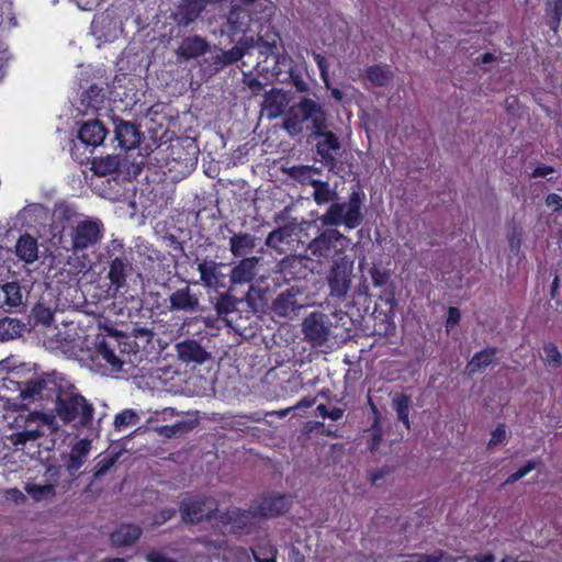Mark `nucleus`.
Masks as SVG:
<instances>
[{
	"instance_id": "1",
	"label": "nucleus",
	"mask_w": 562,
	"mask_h": 562,
	"mask_svg": "<svg viewBox=\"0 0 562 562\" xmlns=\"http://www.w3.org/2000/svg\"><path fill=\"white\" fill-rule=\"evenodd\" d=\"M310 123L307 128L314 137L319 138L316 144V151L321 161L330 170L336 167L337 153L341 144L339 138L330 131H327V115L324 106L310 98H302L297 103L290 106L283 121V128L294 137L303 132L304 123Z\"/></svg>"
},
{
	"instance_id": "2",
	"label": "nucleus",
	"mask_w": 562,
	"mask_h": 562,
	"mask_svg": "<svg viewBox=\"0 0 562 562\" xmlns=\"http://www.w3.org/2000/svg\"><path fill=\"white\" fill-rule=\"evenodd\" d=\"M55 415L38 414V418L43 425L48 426L52 431H58L60 425L70 426L75 430H91L94 422V406L80 394L72 385L67 389L60 387L56 393Z\"/></svg>"
},
{
	"instance_id": "3",
	"label": "nucleus",
	"mask_w": 562,
	"mask_h": 562,
	"mask_svg": "<svg viewBox=\"0 0 562 562\" xmlns=\"http://www.w3.org/2000/svg\"><path fill=\"white\" fill-rule=\"evenodd\" d=\"M363 198L364 194L360 191H352L345 201L338 198L318 217L321 224L330 228L338 226H345L347 229L357 228L363 221Z\"/></svg>"
},
{
	"instance_id": "4",
	"label": "nucleus",
	"mask_w": 562,
	"mask_h": 562,
	"mask_svg": "<svg viewBox=\"0 0 562 562\" xmlns=\"http://www.w3.org/2000/svg\"><path fill=\"white\" fill-rule=\"evenodd\" d=\"M105 233L103 222L98 217L83 216L69 226V250L79 254L97 247Z\"/></svg>"
},
{
	"instance_id": "5",
	"label": "nucleus",
	"mask_w": 562,
	"mask_h": 562,
	"mask_svg": "<svg viewBox=\"0 0 562 562\" xmlns=\"http://www.w3.org/2000/svg\"><path fill=\"white\" fill-rule=\"evenodd\" d=\"M303 341L313 348L325 346L333 336V322L326 313L314 311L307 314L301 323Z\"/></svg>"
},
{
	"instance_id": "6",
	"label": "nucleus",
	"mask_w": 562,
	"mask_h": 562,
	"mask_svg": "<svg viewBox=\"0 0 562 562\" xmlns=\"http://www.w3.org/2000/svg\"><path fill=\"white\" fill-rule=\"evenodd\" d=\"M310 305L305 289L292 285L276 296L271 310L277 316L292 321L300 314L301 310Z\"/></svg>"
},
{
	"instance_id": "7",
	"label": "nucleus",
	"mask_w": 562,
	"mask_h": 562,
	"mask_svg": "<svg viewBox=\"0 0 562 562\" xmlns=\"http://www.w3.org/2000/svg\"><path fill=\"white\" fill-rule=\"evenodd\" d=\"M348 243L347 236L338 229L329 227L308 243L307 250L317 259H330L342 252Z\"/></svg>"
},
{
	"instance_id": "8",
	"label": "nucleus",
	"mask_w": 562,
	"mask_h": 562,
	"mask_svg": "<svg viewBox=\"0 0 562 562\" xmlns=\"http://www.w3.org/2000/svg\"><path fill=\"white\" fill-rule=\"evenodd\" d=\"M179 513L184 524H198L217 519L220 509L213 497H187L180 503Z\"/></svg>"
},
{
	"instance_id": "9",
	"label": "nucleus",
	"mask_w": 562,
	"mask_h": 562,
	"mask_svg": "<svg viewBox=\"0 0 562 562\" xmlns=\"http://www.w3.org/2000/svg\"><path fill=\"white\" fill-rule=\"evenodd\" d=\"M353 272V261L348 257H340L334 260L327 276L329 295L344 299L348 294Z\"/></svg>"
},
{
	"instance_id": "10",
	"label": "nucleus",
	"mask_w": 562,
	"mask_h": 562,
	"mask_svg": "<svg viewBox=\"0 0 562 562\" xmlns=\"http://www.w3.org/2000/svg\"><path fill=\"white\" fill-rule=\"evenodd\" d=\"M274 223L281 224L278 228L270 232L266 238V245L269 248L279 249L282 244H289L302 231L306 221L299 222L295 217L289 216V207L283 209L276 214Z\"/></svg>"
},
{
	"instance_id": "11",
	"label": "nucleus",
	"mask_w": 562,
	"mask_h": 562,
	"mask_svg": "<svg viewBox=\"0 0 562 562\" xmlns=\"http://www.w3.org/2000/svg\"><path fill=\"white\" fill-rule=\"evenodd\" d=\"M178 359L186 364L202 366L213 360L207 342L203 338H187L175 346Z\"/></svg>"
},
{
	"instance_id": "12",
	"label": "nucleus",
	"mask_w": 562,
	"mask_h": 562,
	"mask_svg": "<svg viewBox=\"0 0 562 562\" xmlns=\"http://www.w3.org/2000/svg\"><path fill=\"white\" fill-rule=\"evenodd\" d=\"M169 310L171 312H184L189 314L203 311L200 297L189 285L177 289L169 295Z\"/></svg>"
},
{
	"instance_id": "13",
	"label": "nucleus",
	"mask_w": 562,
	"mask_h": 562,
	"mask_svg": "<svg viewBox=\"0 0 562 562\" xmlns=\"http://www.w3.org/2000/svg\"><path fill=\"white\" fill-rule=\"evenodd\" d=\"M128 169V160L125 155H106L94 157L91 170L99 177L119 176Z\"/></svg>"
},
{
	"instance_id": "14",
	"label": "nucleus",
	"mask_w": 562,
	"mask_h": 562,
	"mask_svg": "<svg viewBox=\"0 0 562 562\" xmlns=\"http://www.w3.org/2000/svg\"><path fill=\"white\" fill-rule=\"evenodd\" d=\"M226 265L212 259H203L198 262L200 281L205 288L220 289L225 286L226 274L222 271Z\"/></svg>"
},
{
	"instance_id": "15",
	"label": "nucleus",
	"mask_w": 562,
	"mask_h": 562,
	"mask_svg": "<svg viewBox=\"0 0 562 562\" xmlns=\"http://www.w3.org/2000/svg\"><path fill=\"white\" fill-rule=\"evenodd\" d=\"M56 392L53 380L46 378H34L24 383L20 390L23 401L35 402L49 398Z\"/></svg>"
},
{
	"instance_id": "16",
	"label": "nucleus",
	"mask_w": 562,
	"mask_h": 562,
	"mask_svg": "<svg viewBox=\"0 0 562 562\" xmlns=\"http://www.w3.org/2000/svg\"><path fill=\"white\" fill-rule=\"evenodd\" d=\"M258 510H240L234 508L226 513L221 514L220 520L223 524L229 525L234 532H248L252 526L258 521Z\"/></svg>"
},
{
	"instance_id": "17",
	"label": "nucleus",
	"mask_w": 562,
	"mask_h": 562,
	"mask_svg": "<svg viewBox=\"0 0 562 562\" xmlns=\"http://www.w3.org/2000/svg\"><path fill=\"white\" fill-rule=\"evenodd\" d=\"M115 138L122 148L133 149L140 144L142 133L134 123L117 120L115 122Z\"/></svg>"
},
{
	"instance_id": "18",
	"label": "nucleus",
	"mask_w": 562,
	"mask_h": 562,
	"mask_svg": "<svg viewBox=\"0 0 562 562\" xmlns=\"http://www.w3.org/2000/svg\"><path fill=\"white\" fill-rule=\"evenodd\" d=\"M91 450V441L81 439L77 441L66 458L65 468L70 476H75L80 468L85 464Z\"/></svg>"
},
{
	"instance_id": "19",
	"label": "nucleus",
	"mask_w": 562,
	"mask_h": 562,
	"mask_svg": "<svg viewBox=\"0 0 562 562\" xmlns=\"http://www.w3.org/2000/svg\"><path fill=\"white\" fill-rule=\"evenodd\" d=\"M108 134L104 125L98 121L92 120L86 122L78 131L79 140L86 145L95 148L101 145Z\"/></svg>"
},
{
	"instance_id": "20",
	"label": "nucleus",
	"mask_w": 562,
	"mask_h": 562,
	"mask_svg": "<svg viewBox=\"0 0 562 562\" xmlns=\"http://www.w3.org/2000/svg\"><path fill=\"white\" fill-rule=\"evenodd\" d=\"M132 271V263L126 257L114 258L109 266L108 279L115 291L126 285V278Z\"/></svg>"
},
{
	"instance_id": "21",
	"label": "nucleus",
	"mask_w": 562,
	"mask_h": 562,
	"mask_svg": "<svg viewBox=\"0 0 562 562\" xmlns=\"http://www.w3.org/2000/svg\"><path fill=\"white\" fill-rule=\"evenodd\" d=\"M288 105L286 94L279 89H272L265 94L262 112L269 120L279 117Z\"/></svg>"
},
{
	"instance_id": "22",
	"label": "nucleus",
	"mask_w": 562,
	"mask_h": 562,
	"mask_svg": "<svg viewBox=\"0 0 562 562\" xmlns=\"http://www.w3.org/2000/svg\"><path fill=\"white\" fill-rule=\"evenodd\" d=\"M291 506V498L286 495H272L265 497L257 510L259 516L273 517L282 515L289 510Z\"/></svg>"
},
{
	"instance_id": "23",
	"label": "nucleus",
	"mask_w": 562,
	"mask_h": 562,
	"mask_svg": "<svg viewBox=\"0 0 562 562\" xmlns=\"http://www.w3.org/2000/svg\"><path fill=\"white\" fill-rule=\"evenodd\" d=\"M204 8L205 0H183L175 13V21L187 26L200 16Z\"/></svg>"
},
{
	"instance_id": "24",
	"label": "nucleus",
	"mask_w": 562,
	"mask_h": 562,
	"mask_svg": "<svg viewBox=\"0 0 562 562\" xmlns=\"http://www.w3.org/2000/svg\"><path fill=\"white\" fill-rule=\"evenodd\" d=\"M259 262L257 257L243 258L231 271L232 284H244L250 282L256 276V268Z\"/></svg>"
},
{
	"instance_id": "25",
	"label": "nucleus",
	"mask_w": 562,
	"mask_h": 562,
	"mask_svg": "<svg viewBox=\"0 0 562 562\" xmlns=\"http://www.w3.org/2000/svg\"><path fill=\"white\" fill-rule=\"evenodd\" d=\"M142 529L134 524H122L111 533V542L115 547L133 546L140 537Z\"/></svg>"
},
{
	"instance_id": "26",
	"label": "nucleus",
	"mask_w": 562,
	"mask_h": 562,
	"mask_svg": "<svg viewBox=\"0 0 562 562\" xmlns=\"http://www.w3.org/2000/svg\"><path fill=\"white\" fill-rule=\"evenodd\" d=\"M207 49L209 44L204 38L200 36H189L181 42L177 53L188 60L202 56Z\"/></svg>"
},
{
	"instance_id": "27",
	"label": "nucleus",
	"mask_w": 562,
	"mask_h": 562,
	"mask_svg": "<svg viewBox=\"0 0 562 562\" xmlns=\"http://www.w3.org/2000/svg\"><path fill=\"white\" fill-rule=\"evenodd\" d=\"M257 238L249 233H236L229 238V250L234 257H244L252 252Z\"/></svg>"
},
{
	"instance_id": "28",
	"label": "nucleus",
	"mask_w": 562,
	"mask_h": 562,
	"mask_svg": "<svg viewBox=\"0 0 562 562\" xmlns=\"http://www.w3.org/2000/svg\"><path fill=\"white\" fill-rule=\"evenodd\" d=\"M15 254L26 263L34 262L38 258L37 240L30 234L22 235L16 241Z\"/></svg>"
},
{
	"instance_id": "29",
	"label": "nucleus",
	"mask_w": 562,
	"mask_h": 562,
	"mask_svg": "<svg viewBox=\"0 0 562 562\" xmlns=\"http://www.w3.org/2000/svg\"><path fill=\"white\" fill-rule=\"evenodd\" d=\"M312 198L317 205L329 206L339 198V193L336 187H331L329 182L318 180L313 182Z\"/></svg>"
},
{
	"instance_id": "30",
	"label": "nucleus",
	"mask_w": 562,
	"mask_h": 562,
	"mask_svg": "<svg viewBox=\"0 0 562 562\" xmlns=\"http://www.w3.org/2000/svg\"><path fill=\"white\" fill-rule=\"evenodd\" d=\"M496 352V348H486L476 352L465 367L467 373L473 375L488 367L493 362Z\"/></svg>"
},
{
	"instance_id": "31",
	"label": "nucleus",
	"mask_w": 562,
	"mask_h": 562,
	"mask_svg": "<svg viewBox=\"0 0 562 562\" xmlns=\"http://www.w3.org/2000/svg\"><path fill=\"white\" fill-rule=\"evenodd\" d=\"M245 55V50L240 46H234L228 50H220L211 57L214 71L217 72L224 67L234 64Z\"/></svg>"
},
{
	"instance_id": "32",
	"label": "nucleus",
	"mask_w": 562,
	"mask_h": 562,
	"mask_svg": "<svg viewBox=\"0 0 562 562\" xmlns=\"http://www.w3.org/2000/svg\"><path fill=\"white\" fill-rule=\"evenodd\" d=\"M366 74L369 81L376 87L387 86L394 77L393 71L387 65L370 66L367 68Z\"/></svg>"
},
{
	"instance_id": "33",
	"label": "nucleus",
	"mask_w": 562,
	"mask_h": 562,
	"mask_svg": "<svg viewBox=\"0 0 562 562\" xmlns=\"http://www.w3.org/2000/svg\"><path fill=\"white\" fill-rule=\"evenodd\" d=\"M3 293V304L9 308H15L24 304V295L18 282H8L0 285Z\"/></svg>"
},
{
	"instance_id": "34",
	"label": "nucleus",
	"mask_w": 562,
	"mask_h": 562,
	"mask_svg": "<svg viewBox=\"0 0 562 562\" xmlns=\"http://www.w3.org/2000/svg\"><path fill=\"white\" fill-rule=\"evenodd\" d=\"M24 491L35 502L53 499L56 496L54 483L37 484L27 482L24 485Z\"/></svg>"
},
{
	"instance_id": "35",
	"label": "nucleus",
	"mask_w": 562,
	"mask_h": 562,
	"mask_svg": "<svg viewBox=\"0 0 562 562\" xmlns=\"http://www.w3.org/2000/svg\"><path fill=\"white\" fill-rule=\"evenodd\" d=\"M43 435V431H41L38 428L24 429L22 431L12 434L8 439L16 450H23L27 445L34 446Z\"/></svg>"
},
{
	"instance_id": "36",
	"label": "nucleus",
	"mask_w": 562,
	"mask_h": 562,
	"mask_svg": "<svg viewBox=\"0 0 562 562\" xmlns=\"http://www.w3.org/2000/svg\"><path fill=\"white\" fill-rule=\"evenodd\" d=\"M26 330V325L16 318H2L0 319V339L10 340L15 337L22 336Z\"/></svg>"
},
{
	"instance_id": "37",
	"label": "nucleus",
	"mask_w": 562,
	"mask_h": 562,
	"mask_svg": "<svg viewBox=\"0 0 562 562\" xmlns=\"http://www.w3.org/2000/svg\"><path fill=\"white\" fill-rule=\"evenodd\" d=\"M227 23L234 32H245L250 23L248 12L239 7H233L227 15Z\"/></svg>"
},
{
	"instance_id": "38",
	"label": "nucleus",
	"mask_w": 562,
	"mask_h": 562,
	"mask_svg": "<svg viewBox=\"0 0 562 562\" xmlns=\"http://www.w3.org/2000/svg\"><path fill=\"white\" fill-rule=\"evenodd\" d=\"M193 428L190 422H178L173 425L156 426L153 430L160 437L171 439L173 437L181 436L182 434L189 432Z\"/></svg>"
},
{
	"instance_id": "39",
	"label": "nucleus",
	"mask_w": 562,
	"mask_h": 562,
	"mask_svg": "<svg viewBox=\"0 0 562 562\" xmlns=\"http://www.w3.org/2000/svg\"><path fill=\"white\" fill-rule=\"evenodd\" d=\"M288 176L301 184H308L313 188V182L319 179L313 177V166H293L285 170Z\"/></svg>"
},
{
	"instance_id": "40",
	"label": "nucleus",
	"mask_w": 562,
	"mask_h": 562,
	"mask_svg": "<svg viewBox=\"0 0 562 562\" xmlns=\"http://www.w3.org/2000/svg\"><path fill=\"white\" fill-rule=\"evenodd\" d=\"M139 415L132 408H126L115 415L113 426L116 431H123L139 423Z\"/></svg>"
},
{
	"instance_id": "41",
	"label": "nucleus",
	"mask_w": 562,
	"mask_h": 562,
	"mask_svg": "<svg viewBox=\"0 0 562 562\" xmlns=\"http://www.w3.org/2000/svg\"><path fill=\"white\" fill-rule=\"evenodd\" d=\"M241 302V300L233 296L231 293L226 292L221 294L214 304V308L218 316L227 315L236 310L237 304Z\"/></svg>"
},
{
	"instance_id": "42",
	"label": "nucleus",
	"mask_w": 562,
	"mask_h": 562,
	"mask_svg": "<svg viewBox=\"0 0 562 562\" xmlns=\"http://www.w3.org/2000/svg\"><path fill=\"white\" fill-rule=\"evenodd\" d=\"M122 454L123 450H119L116 452L106 453L102 459H100L94 468V479H100L105 475L110 469L119 461Z\"/></svg>"
},
{
	"instance_id": "43",
	"label": "nucleus",
	"mask_w": 562,
	"mask_h": 562,
	"mask_svg": "<svg viewBox=\"0 0 562 562\" xmlns=\"http://www.w3.org/2000/svg\"><path fill=\"white\" fill-rule=\"evenodd\" d=\"M409 396L405 394H398L396 395L392 401V406L396 412V415L398 419L406 426V428H409Z\"/></svg>"
},
{
	"instance_id": "44",
	"label": "nucleus",
	"mask_w": 562,
	"mask_h": 562,
	"mask_svg": "<svg viewBox=\"0 0 562 562\" xmlns=\"http://www.w3.org/2000/svg\"><path fill=\"white\" fill-rule=\"evenodd\" d=\"M98 355L106 361L113 369L121 370L123 362L116 356L114 348H112L106 341L102 340L97 348Z\"/></svg>"
},
{
	"instance_id": "45",
	"label": "nucleus",
	"mask_w": 562,
	"mask_h": 562,
	"mask_svg": "<svg viewBox=\"0 0 562 562\" xmlns=\"http://www.w3.org/2000/svg\"><path fill=\"white\" fill-rule=\"evenodd\" d=\"M274 66L270 72V78H273L280 82H285L286 78L282 77L284 74L286 76V71L289 67H291V60L286 56L277 55L273 58Z\"/></svg>"
},
{
	"instance_id": "46",
	"label": "nucleus",
	"mask_w": 562,
	"mask_h": 562,
	"mask_svg": "<svg viewBox=\"0 0 562 562\" xmlns=\"http://www.w3.org/2000/svg\"><path fill=\"white\" fill-rule=\"evenodd\" d=\"M32 317L36 324L49 326L54 319V314L49 307L43 303H37L32 310Z\"/></svg>"
},
{
	"instance_id": "47",
	"label": "nucleus",
	"mask_w": 562,
	"mask_h": 562,
	"mask_svg": "<svg viewBox=\"0 0 562 562\" xmlns=\"http://www.w3.org/2000/svg\"><path fill=\"white\" fill-rule=\"evenodd\" d=\"M278 36L277 35H273V40L270 42V41H265L262 40L261 37L257 41L256 43V46L259 50V54L265 56V63L267 61V59L269 57H274L277 56L279 53H278V47H277V38Z\"/></svg>"
},
{
	"instance_id": "48",
	"label": "nucleus",
	"mask_w": 562,
	"mask_h": 562,
	"mask_svg": "<svg viewBox=\"0 0 562 562\" xmlns=\"http://www.w3.org/2000/svg\"><path fill=\"white\" fill-rule=\"evenodd\" d=\"M544 361L549 367L558 368L561 364L562 357L558 347L553 344H547L543 347Z\"/></svg>"
},
{
	"instance_id": "49",
	"label": "nucleus",
	"mask_w": 562,
	"mask_h": 562,
	"mask_svg": "<svg viewBox=\"0 0 562 562\" xmlns=\"http://www.w3.org/2000/svg\"><path fill=\"white\" fill-rule=\"evenodd\" d=\"M76 215L75 209L66 202H57L54 205L53 216L61 221H70Z\"/></svg>"
},
{
	"instance_id": "50",
	"label": "nucleus",
	"mask_w": 562,
	"mask_h": 562,
	"mask_svg": "<svg viewBox=\"0 0 562 562\" xmlns=\"http://www.w3.org/2000/svg\"><path fill=\"white\" fill-rule=\"evenodd\" d=\"M539 462L538 461H535V460H529L526 462V464L524 467H521L520 469H518L516 472H514L513 474H510L506 481L504 482L505 485H509V484H513L515 482H517L518 480L522 479L524 476H526L529 472H531L532 470H535L537 467H538Z\"/></svg>"
},
{
	"instance_id": "51",
	"label": "nucleus",
	"mask_w": 562,
	"mask_h": 562,
	"mask_svg": "<svg viewBox=\"0 0 562 562\" xmlns=\"http://www.w3.org/2000/svg\"><path fill=\"white\" fill-rule=\"evenodd\" d=\"M548 15L552 26H558L562 18V0H552L548 2Z\"/></svg>"
},
{
	"instance_id": "52",
	"label": "nucleus",
	"mask_w": 562,
	"mask_h": 562,
	"mask_svg": "<svg viewBox=\"0 0 562 562\" xmlns=\"http://www.w3.org/2000/svg\"><path fill=\"white\" fill-rule=\"evenodd\" d=\"M99 92L100 90L97 87H91L89 90L82 93L81 102L86 103L88 106L97 109L102 102V98L100 97Z\"/></svg>"
},
{
	"instance_id": "53",
	"label": "nucleus",
	"mask_w": 562,
	"mask_h": 562,
	"mask_svg": "<svg viewBox=\"0 0 562 562\" xmlns=\"http://www.w3.org/2000/svg\"><path fill=\"white\" fill-rule=\"evenodd\" d=\"M285 78H286V80L289 79L299 91L305 92L308 90L307 82L292 67H289Z\"/></svg>"
},
{
	"instance_id": "54",
	"label": "nucleus",
	"mask_w": 562,
	"mask_h": 562,
	"mask_svg": "<svg viewBox=\"0 0 562 562\" xmlns=\"http://www.w3.org/2000/svg\"><path fill=\"white\" fill-rule=\"evenodd\" d=\"M313 57L318 66L321 77L326 86V88H329V79H328V65L326 61V58L317 53L313 54Z\"/></svg>"
},
{
	"instance_id": "55",
	"label": "nucleus",
	"mask_w": 562,
	"mask_h": 562,
	"mask_svg": "<svg viewBox=\"0 0 562 562\" xmlns=\"http://www.w3.org/2000/svg\"><path fill=\"white\" fill-rule=\"evenodd\" d=\"M370 276L374 286H382L386 284L390 279V274L385 270L375 267L370 269Z\"/></svg>"
},
{
	"instance_id": "56",
	"label": "nucleus",
	"mask_w": 562,
	"mask_h": 562,
	"mask_svg": "<svg viewBox=\"0 0 562 562\" xmlns=\"http://www.w3.org/2000/svg\"><path fill=\"white\" fill-rule=\"evenodd\" d=\"M506 439V427L503 424H499L492 432L491 439L488 441V448H493L499 443H502Z\"/></svg>"
},
{
	"instance_id": "57",
	"label": "nucleus",
	"mask_w": 562,
	"mask_h": 562,
	"mask_svg": "<svg viewBox=\"0 0 562 562\" xmlns=\"http://www.w3.org/2000/svg\"><path fill=\"white\" fill-rule=\"evenodd\" d=\"M175 515V508H164L155 515L153 524L156 526H160L170 520Z\"/></svg>"
},
{
	"instance_id": "58",
	"label": "nucleus",
	"mask_w": 562,
	"mask_h": 562,
	"mask_svg": "<svg viewBox=\"0 0 562 562\" xmlns=\"http://www.w3.org/2000/svg\"><path fill=\"white\" fill-rule=\"evenodd\" d=\"M495 558L491 553L486 554H476L473 558L469 557H459L453 560V562H494Z\"/></svg>"
},
{
	"instance_id": "59",
	"label": "nucleus",
	"mask_w": 562,
	"mask_h": 562,
	"mask_svg": "<svg viewBox=\"0 0 562 562\" xmlns=\"http://www.w3.org/2000/svg\"><path fill=\"white\" fill-rule=\"evenodd\" d=\"M508 245L510 248V251L515 255H517L520 250L521 245V237L520 233L517 232V229H514L512 234L508 236Z\"/></svg>"
},
{
	"instance_id": "60",
	"label": "nucleus",
	"mask_w": 562,
	"mask_h": 562,
	"mask_svg": "<svg viewBox=\"0 0 562 562\" xmlns=\"http://www.w3.org/2000/svg\"><path fill=\"white\" fill-rule=\"evenodd\" d=\"M243 82L251 90L254 94H258L263 85L256 78H252L250 75H244Z\"/></svg>"
},
{
	"instance_id": "61",
	"label": "nucleus",
	"mask_w": 562,
	"mask_h": 562,
	"mask_svg": "<svg viewBox=\"0 0 562 562\" xmlns=\"http://www.w3.org/2000/svg\"><path fill=\"white\" fill-rule=\"evenodd\" d=\"M46 483H54V488L60 477V468L56 465H49L45 472Z\"/></svg>"
},
{
	"instance_id": "62",
	"label": "nucleus",
	"mask_w": 562,
	"mask_h": 562,
	"mask_svg": "<svg viewBox=\"0 0 562 562\" xmlns=\"http://www.w3.org/2000/svg\"><path fill=\"white\" fill-rule=\"evenodd\" d=\"M546 204L554 212L560 211L562 209V196L557 193H550L546 198Z\"/></svg>"
},
{
	"instance_id": "63",
	"label": "nucleus",
	"mask_w": 562,
	"mask_h": 562,
	"mask_svg": "<svg viewBox=\"0 0 562 562\" xmlns=\"http://www.w3.org/2000/svg\"><path fill=\"white\" fill-rule=\"evenodd\" d=\"M7 497L16 504H24L26 502L25 494L18 488H10L7 491Z\"/></svg>"
},
{
	"instance_id": "64",
	"label": "nucleus",
	"mask_w": 562,
	"mask_h": 562,
	"mask_svg": "<svg viewBox=\"0 0 562 562\" xmlns=\"http://www.w3.org/2000/svg\"><path fill=\"white\" fill-rule=\"evenodd\" d=\"M147 562H175L172 559L167 558L166 555L159 552H150L146 555Z\"/></svg>"
}]
</instances>
